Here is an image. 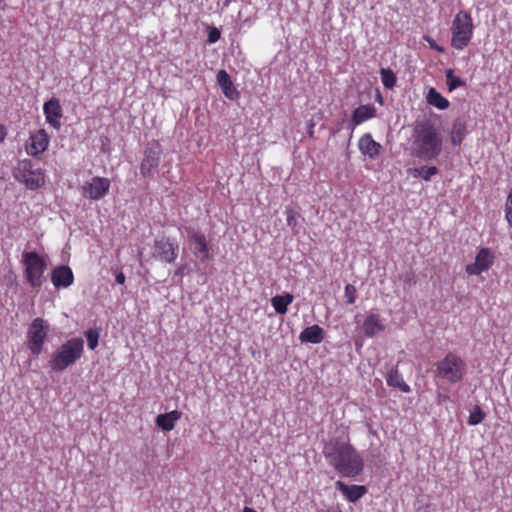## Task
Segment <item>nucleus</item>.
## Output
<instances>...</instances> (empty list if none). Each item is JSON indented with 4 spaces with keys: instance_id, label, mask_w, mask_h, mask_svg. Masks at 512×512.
Wrapping results in <instances>:
<instances>
[{
    "instance_id": "43",
    "label": "nucleus",
    "mask_w": 512,
    "mask_h": 512,
    "mask_svg": "<svg viewBox=\"0 0 512 512\" xmlns=\"http://www.w3.org/2000/svg\"><path fill=\"white\" fill-rule=\"evenodd\" d=\"M233 0H223L224 7H228Z\"/></svg>"
},
{
    "instance_id": "41",
    "label": "nucleus",
    "mask_w": 512,
    "mask_h": 512,
    "mask_svg": "<svg viewBox=\"0 0 512 512\" xmlns=\"http://www.w3.org/2000/svg\"><path fill=\"white\" fill-rule=\"evenodd\" d=\"M430 45H431V47H432L433 49H435V50H436V51H438V52H443V51H444L443 47L438 46L437 44H434V43L432 44V43H430Z\"/></svg>"
},
{
    "instance_id": "16",
    "label": "nucleus",
    "mask_w": 512,
    "mask_h": 512,
    "mask_svg": "<svg viewBox=\"0 0 512 512\" xmlns=\"http://www.w3.org/2000/svg\"><path fill=\"white\" fill-rule=\"evenodd\" d=\"M48 145V135L44 129H40L30 136V143L26 147V152L33 157H37L46 151Z\"/></svg>"
},
{
    "instance_id": "20",
    "label": "nucleus",
    "mask_w": 512,
    "mask_h": 512,
    "mask_svg": "<svg viewBox=\"0 0 512 512\" xmlns=\"http://www.w3.org/2000/svg\"><path fill=\"white\" fill-rule=\"evenodd\" d=\"M335 487L350 502L358 501L366 493V488L364 486H361V485H346L342 481H337L335 483Z\"/></svg>"
},
{
    "instance_id": "7",
    "label": "nucleus",
    "mask_w": 512,
    "mask_h": 512,
    "mask_svg": "<svg viewBox=\"0 0 512 512\" xmlns=\"http://www.w3.org/2000/svg\"><path fill=\"white\" fill-rule=\"evenodd\" d=\"M15 177L30 190L38 189L45 182L42 169L35 167L29 159H23L18 162Z\"/></svg>"
},
{
    "instance_id": "32",
    "label": "nucleus",
    "mask_w": 512,
    "mask_h": 512,
    "mask_svg": "<svg viewBox=\"0 0 512 512\" xmlns=\"http://www.w3.org/2000/svg\"><path fill=\"white\" fill-rule=\"evenodd\" d=\"M485 418V413L479 406H476L473 411L470 412L468 424L471 426H475L481 423Z\"/></svg>"
},
{
    "instance_id": "28",
    "label": "nucleus",
    "mask_w": 512,
    "mask_h": 512,
    "mask_svg": "<svg viewBox=\"0 0 512 512\" xmlns=\"http://www.w3.org/2000/svg\"><path fill=\"white\" fill-rule=\"evenodd\" d=\"M438 173V168L435 166H421L410 169V174L415 178H421L425 181H430L433 176Z\"/></svg>"
},
{
    "instance_id": "44",
    "label": "nucleus",
    "mask_w": 512,
    "mask_h": 512,
    "mask_svg": "<svg viewBox=\"0 0 512 512\" xmlns=\"http://www.w3.org/2000/svg\"><path fill=\"white\" fill-rule=\"evenodd\" d=\"M175 274L181 276L183 274V269L182 268L178 269Z\"/></svg>"
},
{
    "instance_id": "26",
    "label": "nucleus",
    "mask_w": 512,
    "mask_h": 512,
    "mask_svg": "<svg viewBox=\"0 0 512 512\" xmlns=\"http://www.w3.org/2000/svg\"><path fill=\"white\" fill-rule=\"evenodd\" d=\"M427 103L439 110H445L449 107V101L443 97L435 88L431 87L426 96Z\"/></svg>"
},
{
    "instance_id": "13",
    "label": "nucleus",
    "mask_w": 512,
    "mask_h": 512,
    "mask_svg": "<svg viewBox=\"0 0 512 512\" xmlns=\"http://www.w3.org/2000/svg\"><path fill=\"white\" fill-rule=\"evenodd\" d=\"M43 113L47 123L55 129L61 126V118L63 116L60 101L57 98H51L43 105Z\"/></svg>"
},
{
    "instance_id": "38",
    "label": "nucleus",
    "mask_w": 512,
    "mask_h": 512,
    "mask_svg": "<svg viewBox=\"0 0 512 512\" xmlns=\"http://www.w3.org/2000/svg\"><path fill=\"white\" fill-rule=\"evenodd\" d=\"M448 400H449V396H447V395H445V394H441V393H439V394L437 395V403H438V404H442V403H444V402H446V401H448Z\"/></svg>"
},
{
    "instance_id": "17",
    "label": "nucleus",
    "mask_w": 512,
    "mask_h": 512,
    "mask_svg": "<svg viewBox=\"0 0 512 512\" xmlns=\"http://www.w3.org/2000/svg\"><path fill=\"white\" fill-rule=\"evenodd\" d=\"M359 150L362 154L369 156L374 159L379 156L383 150V147L372 138L371 134H364L358 143Z\"/></svg>"
},
{
    "instance_id": "14",
    "label": "nucleus",
    "mask_w": 512,
    "mask_h": 512,
    "mask_svg": "<svg viewBox=\"0 0 512 512\" xmlns=\"http://www.w3.org/2000/svg\"><path fill=\"white\" fill-rule=\"evenodd\" d=\"M179 246L170 239H160L155 241V251L157 256L165 262L172 263L178 256Z\"/></svg>"
},
{
    "instance_id": "19",
    "label": "nucleus",
    "mask_w": 512,
    "mask_h": 512,
    "mask_svg": "<svg viewBox=\"0 0 512 512\" xmlns=\"http://www.w3.org/2000/svg\"><path fill=\"white\" fill-rule=\"evenodd\" d=\"M217 83L220 86L223 94L230 100H235L239 97L238 90L234 87L231 77L225 70H220L217 74Z\"/></svg>"
},
{
    "instance_id": "30",
    "label": "nucleus",
    "mask_w": 512,
    "mask_h": 512,
    "mask_svg": "<svg viewBox=\"0 0 512 512\" xmlns=\"http://www.w3.org/2000/svg\"><path fill=\"white\" fill-rule=\"evenodd\" d=\"M380 75L385 88L392 89L396 85V76L391 69L382 68Z\"/></svg>"
},
{
    "instance_id": "6",
    "label": "nucleus",
    "mask_w": 512,
    "mask_h": 512,
    "mask_svg": "<svg viewBox=\"0 0 512 512\" xmlns=\"http://www.w3.org/2000/svg\"><path fill=\"white\" fill-rule=\"evenodd\" d=\"M22 263L25 266V276L28 284L35 289H40L43 282V274L47 267L43 257L37 252H24Z\"/></svg>"
},
{
    "instance_id": "1",
    "label": "nucleus",
    "mask_w": 512,
    "mask_h": 512,
    "mask_svg": "<svg viewBox=\"0 0 512 512\" xmlns=\"http://www.w3.org/2000/svg\"><path fill=\"white\" fill-rule=\"evenodd\" d=\"M323 454L328 463L345 477H356L363 470V459L348 441L330 440L324 445Z\"/></svg>"
},
{
    "instance_id": "36",
    "label": "nucleus",
    "mask_w": 512,
    "mask_h": 512,
    "mask_svg": "<svg viewBox=\"0 0 512 512\" xmlns=\"http://www.w3.org/2000/svg\"><path fill=\"white\" fill-rule=\"evenodd\" d=\"M115 280L118 284H124L125 283V275L123 272L119 271L115 274Z\"/></svg>"
},
{
    "instance_id": "8",
    "label": "nucleus",
    "mask_w": 512,
    "mask_h": 512,
    "mask_svg": "<svg viewBox=\"0 0 512 512\" xmlns=\"http://www.w3.org/2000/svg\"><path fill=\"white\" fill-rule=\"evenodd\" d=\"M49 327L42 318H35L28 330V345L31 353L38 356L43 348Z\"/></svg>"
},
{
    "instance_id": "4",
    "label": "nucleus",
    "mask_w": 512,
    "mask_h": 512,
    "mask_svg": "<svg viewBox=\"0 0 512 512\" xmlns=\"http://www.w3.org/2000/svg\"><path fill=\"white\" fill-rule=\"evenodd\" d=\"M465 361L455 353L449 352L436 364V377L454 384L463 380L466 375Z\"/></svg>"
},
{
    "instance_id": "5",
    "label": "nucleus",
    "mask_w": 512,
    "mask_h": 512,
    "mask_svg": "<svg viewBox=\"0 0 512 512\" xmlns=\"http://www.w3.org/2000/svg\"><path fill=\"white\" fill-rule=\"evenodd\" d=\"M473 20L466 11H459L451 26V46L456 50H463L471 41L473 36Z\"/></svg>"
},
{
    "instance_id": "39",
    "label": "nucleus",
    "mask_w": 512,
    "mask_h": 512,
    "mask_svg": "<svg viewBox=\"0 0 512 512\" xmlns=\"http://www.w3.org/2000/svg\"><path fill=\"white\" fill-rule=\"evenodd\" d=\"M6 128L3 125H0V143H2L6 137Z\"/></svg>"
},
{
    "instance_id": "22",
    "label": "nucleus",
    "mask_w": 512,
    "mask_h": 512,
    "mask_svg": "<svg viewBox=\"0 0 512 512\" xmlns=\"http://www.w3.org/2000/svg\"><path fill=\"white\" fill-rule=\"evenodd\" d=\"M376 116V108L371 105H360L352 114V123L354 126L360 125L363 122L372 119Z\"/></svg>"
},
{
    "instance_id": "34",
    "label": "nucleus",
    "mask_w": 512,
    "mask_h": 512,
    "mask_svg": "<svg viewBox=\"0 0 512 512\" xmlns=\"http://www.w3.org/2000/svg\"><path fill=\"white\" fill-rule=\"evenodd\" d=\"M220 37H221V33H220L219 29L216 27H211L208 32L207 42L209 44H214L220 39Z\"/></svg>"
},
{
    "instance_id": "21",
    "label": "nucleus",
    "mask_w": 512,
    "mask_h": 512,
    "mask_svg": "<svg viewBox=\"0 0 512 512\" xmlns=\"http://www.w3.org/2000/svg\"><path fill=\"white\" fill-rule=\"evenodd\" d=\"M299 339L302 343L319 344L324 339V331L319 325L314 324L305 328L300 333Z\"/></svg>"
},
{
    "instance_id": "42",
    "label": "nucleus",
    "mask_w": 512,
    "mask_h": 512,
    "mask_svg": "<svg viewBox=\"0 0 512 512\" xmlns=\"http://www.w3.org/2000/svg\"><path fill=\"white\" fill-rule=\"evenodd\" d=\"M243 512H256V511L252 508L244 507Z\"/></svg>"
},
{
    "instance_id": "25",
    "label": "nucleus",
    "mask_w": 512,
    "mask_h": 512,
    "mask_svg": "<svg viewBox=\"0 0 512 512\" xmlns=\"http://www.w3.org/2000/svg\"><path fill=\"white\" fill-rule=\"evenodd\" d=\"M466 122L462 118L454 120L451 128V142L453 145H460L466 135Z\"/></svg>"
},
{
    "instance_id": "40",
    "label": "nucleus",
    "mask_w": 512,
    "mask_h": 512,
    "mask_svg": "<svg viewBox=\"0 0 512 512\" xmlns=\"http://www.w3.org/2000/svg\"><path fill=\"white\" fill-rule=\"evenodd\" d=\"M505 216H506V219H507L509 225L512 227V209L505 211Z\"/></svg>"
},
{
    "instance_id": "11",
    "label": "nucleus",
    "mask_w": 512,
    "mask_h": 512,
    "mask_svg": "<svg viewBox=\"0 0 512 512\" xmlns=\"http://www.w3.org/2000/svg\"><path fill=\"white\" fill-rule=\"evenodd\" d=\"M109 189L108 178L95 176L81 187V194L86 199L98 201L108 194Z\"/></svg>"
},
{
    "instance_id": "31",
    "label": "nucleus",
    "mask_w": 512,
    "mask_h": 512,
    "mask_svg": "<svg viewBox=\"0 0 512 512\" xmlns=\"http://www.w3.org/2000/svg\"><path fill=\"white\" fill-rule=\"evenodd\" d=\"M85 336L87 338L89 349L94 350L98 345V340L100 336L99 329L91 328L85 332Z\"/></svg>"
},
{
    "instance_id": "29",
    "label": "nucleus",
    "mask_w": 512,
    "mask_h": 512,
    "mask_svg": "<svg viewBox=\"0 0 512 512\" xmlns=\"http://www.w3.org/2000/svg\"><path fill=\"white\" fill-rule=\"evenodd\" d=\"M445 75L446 84L449 92L454 91L458 87L466 85V82L462 78L454 75V71L452 69H447Z\"/></svg>"
},
{
    "instance_id": "37",
    "label": "nucleus",
    "mask_w": 512,
    "mask_h": 512,
    "mask_svg": "<svg viewBox=\"0 0 512 512\" xmlns=\"http://www.w3.org/2000/svg\"><path fill=\"white\" fill-rule=\"evenodd\" d=\"M512 210V191L509 193L505 205V211Z\"/></svg>"
},
{
    "instance_id": "18",
    "label": "nucleus",
    "mask_w": 512,
    "mask_h": 512,
    "mask_svg": "<svg viewBox=\"0 0 512 512\" xmlns=\"http://www.w3.org/2000/svg\"><path fill=\"white\" fill-rule=\"evenodd\" d=\"M385 325L381 316L376 313H370L364 320L362 330L366 337H373L379 332L384 331Z\"/></svg>"
},
{
    "instance_id": "27",
    "label": "nucleus",
    "mask_w": 512,
    "mask_h": 512,
    "mask_svg": "<svg viewBox=\"0 0 512 512\" xmlns=\"http://www.w3.org/2000/svg\"><path fill=\"white\" fill-rule=\"evenodd\" d=\"M293 295L285 293L284 295H276L271 298V304L278 314H285L288 306L293 302Z\"/></svg>"
},
{
    "instance_id": "10",
    "label": "nucleus",
    "mask_w": 512,
    "mask_h": 512,
    "mask_svg": "<svg viewBox=\"0 0 512 512\" xmlns=\"http://www.w3.org/2000/svg\"><path fill=\"white\" fill-rule=\"evenodd\" d=\"M162 147L157 141H151L144 150V157L140 165V173L143 177H151L160 164Z\"/></svg>"
},
{
    "instance_id": "15",
    "label": "nucleus",
    "mask_w": 512,
    "mask_h": 512,
    "mask_svg": "<svg viewBox=\"0 0 512 512\" xmlns=\"http://www.w3.org/2000/svg\"><path fill=\"white\" fill-rule=\"evenodd\" d=\"M74 274L69 266L60 265L51 272V282L57 289L68 288L73 284Z\"/></svg>"
},
{
    "instance_id": "35",
    "label": "nucleus",
    "mask_w": 512,
    "mask_h": 512,
    "mask_svg": "<svg viewBox=\"0 0 512 512\" xmlns=\"http://www.w3.org/2000/svg\"><path fill=\"white\" fill-rule=\"evenodd\" d=\"M286 216H287L286 220H287L288 226L294 227L296 224V213L294 212V210L287 209Z\"/></svg>"
},
{
    "instance_id": "33",
    "label": "nucleus",
    "mask_w": 512,
    "mask_h": 512,
    "mask_svg": "<svg viewBox=\"0 0 512 512\" xmlns=\"http://www.w3.org/2000/svg\"><path fill=\"white\" fill-rule=\"evenodd\" d=\"M357 290L352 284H347L344 290V297L348 304H353L356 300Z\"/></svg>"
},
{
    "instance_id": "23",
    "label": "nucleus",
    "mask_w": 512,
    "mask_h": 512,
    "mask_svg": "<svg viewBox=\"0 0 512 512\" xmlns=\"http://www.w3.org/2000/svg\"><path fill=\"white\" fill-rule=\"evenodd\" d=\"M181 417V413L177 410L165 414H159L156 417L155 423L163 431L169 432L174 429L175 422Z\"/></svg>"
},
{
    "instance_id": "24",
    "label": "nucleus",
    "mask_w": 512,
    "mask_h": 512,
    "mask_svg": "<svg viewBox=\"0 0 512 512\" xmlns=\"http://www.w3.org/2000/svg\"><path fill=\"white\" fill-rule=\"evenodd\" d=\"M386 381L388 386L398 388L403 393H409L411 391L410 386L404 381L396 368H392L388 372Z\"/></svg>"
},
{
    "instance_id": "45",
    "label": "nucleus",
    "mask_w": 512,
    "mask_h": 512,
    "mask_svg": "<svg viewBox=\"0 0 512 512\" xmlns=\"http://www.w3.org/2000/svg\"><path fill=\"white\" fill-rule=\"evenodd\" d=\"M377 100L382 103V96L380 94L377 95Z\"/></svg>"
},
{
    "instance_id": "12",
    "label": "nucleus",
    "mask_w": 512,
    "mask_h": 512,
    "mask_svg": "<svg viewBox=\"0 0 512 512\" xmlns=\"http://www.w3.org/2000/svg\"><path fill=\"white\" fill-rule=\"evenodd\" d=\"M494 262V257L488 248H482L476 255L475 262L466 266L469 275H479L487 271Z\"/></svg>"
},
{
    "instance_id": "3",
    "label": "nucleus",
    "mask_w": 512,
    "mask_h": 512,
    "mask_svg": "<svg viewBox=\"0 0 512 512\" xmlns=\"http://www.w3.org/2000/svg\"><path fill=\"white\" fill-rule=\"evenodd\" d=\"M84 340L74 337L61 344L51 355L49 365L54 372H62L83 355Z\"/></svg>"
},
{
    "instance_id": "9",
    "label": "nucleus",
    "mask_w": 512,
    "mask_h": 512,
    "mask_svg": "<svg viewBox=\"0 0 512 512\" xmlns=\"http://www.w3.org/2000/svg\"><path fill=\"white\" fill-rule=\"evenodd\" d=\"M181 232L186 235L189 248L192 250L193 254L202 261L208 259L209 246L206 236L192 226L183 227Z\"/></svg>"
},
{
    "instance_id": "2",
    "label": "nucleus",
    "mask_w": 512,
    "mask_h": 512,
    "mask_svg": "<svg viewBox=\"0 0 512 512\" xmlns=\"http://www.w3.org/2000/svg\"><path fill=\"white\" fill-rule=\"evenodd\" d=\"M415 156L423 160L436 159L442 152L443 136L429 121L417 123L413 132Z\"/></svg>"
}]
</instances>
